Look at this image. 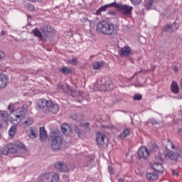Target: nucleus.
<instances>
[{"label":"nucleus","instance_id":"f257e3e1","mask_svg":"<svg viewBox=\"0 0 182 182\" xmlns=\"http://www.w3.org/2000/svg\"><path fill=\"white\" fill-rule=\"evenodd\" d=\"M117 26L110 21H101L97 24L96 31L98 33L112 36L117 33Z\"/></svg>","mask_w":182,"mask_h":182},{"label":"nucleus","instance_id":"f03ea898","mask_svg":"<svg viewBox=\"0 0 182 182\" xmlns=\"http://www.w3.org/2000/svg\"><path fill=\"white\" fill-rule=\"evenodd\" d=\"M164 146L166 147V150L164 151V154L160 155L161 160H164V159H171V160H177L178 157H181V151L180 149H177L176 152L171 151L168 149V146H171V149L173 150L176 149V146L173 144V142L169 139H164L162 141Z\"/></svg>","mask_w":182,"mask_h":182},{"label":"nucleus","instance_id":"7ed1b4c3","mask_svg":"<svg viewBox=\"0 0 182 182\" xmlns=\"http://www.w3.org/2000/svg\"><path fill=\"white\" fill-rule=\"evenodd\" d=\"M38 110H41L43 113H53L56 114L59 112V107L56 104H53L50 100L41 99L37 102Z\"/></svg>","mask_w":182,"mask_h":182},{"label":"nucleus","instance_id":"20e7f679","mask_svg":"<svg viewBox=\"0 0 182 182\" xmlns=\"http://www.w3.org/2000/svg\"><path fill=\"white\" fill-rule=\"evenodd\" d=\"M50 139L51 140V149L52 150H59L63 139L60 136V132L53 131L50 133Z\"/></svg>","mask_w":182,"mask_h":182},{"label":"nucleus","instance_id":"39448f33","mask_svg":"<svg viewBox=\"0 0 182 182\" xmlns=\"http://www.w3.org/2000/svg\"><path fill=\"white\" fill-rule=\"evenodd\" d=\"M99 90L105 92V90H112L113 85H112V81L107 77H102L98 82Z\"/></svg>","mask_w":182,"mask_h":182},{"label":"nucleus","instance_id":"423d86ee","mask_svg":"<svg viewBox=\"0 0 182 182\" xmlns=\"http://www.w3.org/2000/svg\"><path fill=\"white\" fill-rule=\"evenodd\" d=\"M52 32V28L49 27L48 26H44L41 28V31H39L38 28H34L32 31L33 35L36 36V38H38L39 39H41L42 36H46L48 38L49 36V33Z\"/></svg>","mask_w":182,"mask_h":182},{"label":"nucleus","instance_id":"0eeeda50","mask_svg":"<svg viewBox=\"0 0 182 182\" xmlns=\"http://www.w3.org/2000/svg\"><path fill=\"white\" fill-rule=\"evenodd\" d=\"M28 110V105H23L21 109H19V107L17 109L16 112L14 113V116L16 119V122H18V120H22V119H25L26 117V112Z\"/></svg>","mask_w":182,"mask_h":182},{"label":"nucleus","instance_id":"6e6552de","mask_svg":"<svg viewBox=\"0 0 182 182\" xmlns=\"http://www.w3.org/2000/svg\"><path fill=\"white\" fill-rule=\"evenodd\" d=\"M41 182H59V174L58 173H45L41 176Z\"/></svg>","mask_w":182,"mask_h":182},{"label":"nucleus","instance_id":"1a4fd4ad","mask_svg":"<svg viewBox=\"0 0 182 182\" xmlns=\"http://www.w3.org/2000/svg\"><path fill=\"white\" fill-rule=\"evenodd\" d=\"M114 8H118L122 15H130L133 11V6L129 5L117 4L116 2Z\"/></svg>","mask_w":182,"mask_h":182},{"label":"nucleus","instance_id":"9d476101","mask_svg":"<svg viewBox=\"0 0 182 182\" xmlns=\"http://www.w3.org/2000/svg\"><path fill=\"white\" fill-rule=\"evenodd\" d=\"M96 141L99 147H103V146H106V143H107V139L105 134L97 132Z\"/></svg>","mask_w":182,"mask_h":182},{"label":"nucleus","instance_id":"9b49d317","mask_svg":"<svg viewBox=\"0 0 182 182\" xmlns=\"http://www.w3.org/2000/svg\"><path fill=\"white\" fill-rule=\"evenodd\" d=\"M138 156L141 159H147L150 156V152H149V150L146 147L141 146L138 149Z\"/></svg>","mask_w":182,"mask_h":182},{"label":"nucleus","instance_id":"f8f14e48","mask_svg":"<svg viewBox=\"0 0 182 182\" xmlns=\"http://www.w3.org/2000/svg\"><path fill=\"white\" fill-rule=\"evenodd\" d=\"M9 83V80L8 79V76L4 74L0 73V90L6 87Z\"/></svg>","mask_w":182,"mask_h":182},{"label":"nucleus","instance_id":"ddd939ff","mask_svg":"<svg viewBox=\"0 0 182 182\" xmlns=\"http://www.w3.org/2000/svg\"><path fill=\"white\" fill-rule=\"evenodd\" d=\"M55 167L57 170L63 173H68V171H69V168L68 167V165L62 161L58 162L55 164Z\"/></svg>","mask_w":182,"mask_h":182},{"label":"nucleus","instance_id":"4468645a","mask_svg":"<svg viewBox=\"0 0 182 182\" xmlns=\"http://www.w3.org/2000/svg\"><path fill=\"white\" fill-rule=\"evenodd\" d=\"M116 5V2H114L112 4H107L105 6H101L99 9H97L95 12V15H101L102 12H106L107 11L108 8H110V6H114Z\"/></svg>","mask_w":182,"mask_h":182},{"label":"nucleus","instance_id":"2eb2a0df","mask_svg":"<svg viewBox=\"0 0 182 182\" xmlns=\"http://www.w3.org/2000/svg\"><path fill=\"white\" fill-rule=\"evenodd\" d=\"M132 53V48L129 46H124L121 48L119 50V55L120 56L124 57V56H129Z\"/></svg>","mask_w":182,"mask_h":182},{"label":"nucleus","instance_id":"dca6fc26","mask_svg":"<svg viewBox=\"0 0 182 182\" xmlns=\"http://www.w3.org/2000/svg\"><path fill=\"white\" fill-rule=\"evenodd\" d=\"M61 132L63 134H70L72 133V128L68 124H63L61 125Z\"/></svg>","mask_w":182,"mask_h":182},{"label":"nucleus","instance_id":"f3484780","mask_svg":"<svg viewBox=\"0 0 182 182\" xmlns=\"http://www.w3.org/2000/svg\"><path fill=\"white\" fill-rule=\"evenodd\" d=\"M19 107H21V104L16 102V103H11L9 106H8V110H9V112L11 113H14V112H16L18 110V109H19Z\"/></svg>","mask_w":182,"mask_h":182},{"label":"nucleus","instance_id":"a211bd4d","mask_svg":"<svg viewBox=\"0 0 182 182\" xmlns=\"http://www.w3.org/2000/svg\"><path fill=\"white\" fill-rule=\"evenodd\" d=\"M152 168H154L156 173H163L164 171V168L160 163H154L152 165Z\"/></svg>","mask_w":182,"mask_h":182},{"label":"nucleus","instance_id":"6ab92c4d","mask_svg":"<svg viewBox=\"0 0 182 182\" xmlns=\"http://www.w3.org/2000/svg\"><path fill=\"white\" fill-rule=\"evenodd\" d=\"M7 148L9 150V153L11 154H16V153H18V149L16 148V145L15 144H8Z\"/></svg>","mask_w":182,"mask_h":182},{"label":"nucleus","instance_id":"aec40b11","mask_svg":"<svg viewBox=\"0 0 182 182\" xmlns=\"http://www.w3.org/2000/svg\"><path fill=\"white\" fill-rule=\"evenodd\" d=\"M171 90L172 93H174L175 95H177L178 92L180 91V88L178 87V85L177 84V82L173 81L171 85Z\"/></svg>","mask_w":182,"mask_h":182},{"label":"nucleus","instance_id":"412c9836","mask_svg":"<svg viewBox=\"0 0 182 182\" xmlns=\"http://www.w3.org/2000/svg\"><path fill=\"white\" fill-rule=\"evenodd\" d=\"M47 139L48 134H46L45 127H40V140H41V141H45Z\"/></svg>","mask_w":182,"mask_h":182},{"label":"nucleus","instance_id":"4be33fe9","mask_svg":"<svg viewBox=\"0 0 182 182\" xmlns=\"http://www.w3.org/2000/svg\"><path fill=\"white\" fill-rule=\"evenodd\" d=\"M104 66H105V62H103V61H96V62L93 63V64H92V68L95 70L102 69V68H103Z\"/></svg>","mask_w":182,"mask_h":182},{"label":"nucleus","instance_id":"5701e85b","mask_svg":"<svg viewBox=\"0 0 182 182\" xmlns=\"http://www.w3.org/2000/svg\"><path fill=\"white\" fill-rule=\"evenodd\" d=\"M17 127L18 126H16V124H14L11 127L9 130V134L10 137H14V136H15Z\"/></svg>","mask_w":182,"mask_h":182},{"label":"nucleus","instance_id":"b1692460","mask_svg":"<svg viewBox=\"0 0 182 182\" xmlns=\"http://www.w3.org/2000/svg\"><path fill=\"white\" fill-rule=\"evenodd\" d=\"M146 178H148V180H151V181H154L159 178V175L154 173H146Z\"/></svg>","mask_w":182,"mask_h":182},{"label":"nucleus","instance_id":"393cba45","mask_svg":"<svg viewBox=\"0 0 182 182\" xmlns=\"http://www.w3.org/2000/svg\"><path fill=\"white\" fill-rule=\"evenodd\" d=\"M33 124V119L32 118H28L23 123V127L26 129V127H29V126Z\"/></svg>","mask_w":182,"mask_h":182},{"label":"nucleus","instance_id":"a878e982","mask_svg":"<svg viewBox=\"0 0 182 182\" xmlns=\"http://www.w3.org/2000/svg\"><path fill=\"white\" fill-rule=\"evenodd\" d=\"M129 134L130 130H129L127 128H125L124 129L122 133L119 134V139H126V136H129Z\"/></svg>","mask_w":182,"mask_h":182},{"label":"nucleus","instance_id":"bb28decb","mask_svg":"<svg viewBox=\"0 0 182 182\" xmlns=\"http://www.w3.org/2000/svg\"><path fill=\"white\" fill-rule=\"evenodd\" d=\"M93 163H95V159L92 157H87L86 167H93Z\"/></svg>","mask_w":182,"mask_h":182},{"label":"nucleus","instance_id":"cd10ccee","mask_svg":"<svg viewBox=\"0 0 182 182\" xmlns=\"http://www.w3.org/2000/svg\"><path fill=\"white\" fill-rule=\"evenodd\" d=\"M164 32H166L167 33H173V29L171 28V25L170 24L166 25L164 27Z\"/></svg>","mask_w":182,"mask_h":182},{"label":"nucleus","instance_id":"c85d7f7f","mask_svg":"<svg viewBox=\"0 0 182 182\" xmlns=\"http://www.w3.org/2000/svg\"><path fill=\"white\" fill-rule=\"evenodd\" d=\"M62 73H64V75H68V73H70L72 72V70L70 68L68 67H63L61 69Z\"/></svg>","mask_w":182,"mask_h":182},{"label":"nucleus","instance_id":"c756f323","mask_svg":"<svg viewBox=\"0 0 182 182\" xmlns=\"http://www.w3.org/2000/svg\"><path fill=\"white\" fill-rule=\"evenodd\" d=\"M14 144L16 145V147L17 149H25V144H23V143H21L18 141H16L14 143Z\"/></svg>","mask_w":182,"mask_h":182},{"label":"nucleus","instance_id":"7c9ffc66","mask_svg":"<svg viewBox=\"0 0 182 182\" xmlns=\"http://www.w3.org/2000/svg\"><path fill=\"white\" fill-rule=\"evenodd\" d=\"M151 5H153V0H146L145 1V8H146V9H150Z\"/></svg>","mask_w":182,"mask_h":182},{"label":"nucleus","instance_id":"2f4dec72","mask_svg":"<svg viewBox=\"0 0 182 182\" xmlns=\"http://www.w3.org/2000/svg\"><path fill=\"white\" fill-rule=\"evenodd\" d=\"M1 150L2 156H6V154H9V149H8V146L6 148H1Z\"/></svg>","mask_w":182,"mask_h":182},{"label":"nucleus","instance_id":"473e14b6","mask_svg":"<svg viewBox=\"0 0 182 182\" xmlns=\"http://www.w3.org/2000/svg\"><path fill=\"white\" fill-rule=\"evenodd\" d=\"M171 28H172V32H175V31H177V29H178V24L175 22L172 25H171Z\"/></svg>","mask_w":182,"mask_h":182},{"label":"nucleus","instance_id":"72a5a7b5","mask_svg":"<svg viewBox=\"0 0 182 182\" xmlns=\"http://www.w3.org/2000/svg\"><path fill=\"white\" fill-rule=\"evenodd\" d=\"M132 5H140L142 0H130Z\"/></svg>","mask_w":182,"mask_h":182},{"label":"nucleus","instance_id":"f704fd0d","mask_svg":"<svg viewBox=\"0 0 182 182\" xmlns=\"http://www.w3.org/2000/svg\"><path fill=\"white\" fill-rule=\"evenodd\" d=\"M68 63H70V65H77V59L76 58H73L68 62Z\"/></svg>","mask_w":182,"mask_h":182},{"label":"nucleus","instance_id":"c9c22d12","mask_svg":"<svg viewBox=\"0 0 182 182\" xmlns=\"http://www.w3.org/2000/svg\"><path fill=\"white\" fill-rule=\"evenodd\" d=\"M29 136L31 139H35V137H36V134H35V131L33 129L30 130Z\"/></svg>","mask_w":182,"mask_h":182},{"label":"nucleus","instance_id":"e433bc0d","mask_svg":"<svg viewBox=\"0 0 182 182\" xmlns=\"http://www.w3.org/2000/svg\"><path fill=\"white\" fill-rule=\"evenodd\" d=\"M134 100H141V95L136 94L134 96Z\"/></svg>","mask_w":182,"mask_h":182},{"label":"nucleus","instance_id":"4c0bfd02","mask_svg":"<svg viewBox=\"0 0 182 182\" xmlns=\"http://www.w3.org/2000/svg\"><path fill=\"white\" fill-rule=\"evenodd\" d=\"M108 171L109 174H114V168L112 166H108Z\"/></svg>","mask_w":182,"mask_h":182},{"label":"nucleus","instance_id":"58836bf2","mask_svg":"<svg viewBox=\"0 0 182 182\" xmlns=\"http://www.w3.org/2000/svg\"><path fill=\"white\" fill-rule=\"evenodd\" d=\"M1 117H3V119H8V112L4 111V112H2L1 113Z\"/></svg>","mask_w":182,"mask_h":182},{"label":"nucleus","instance_id":"ea45409f","mask_svg":"<svg viewBox=\"0 0 182 182\" xmlns=\"http://www.w3.org/2000/svg\"><path fill=\"white\" fill-rule=\"evenodd\" d=\"M5 59V53L0 50V60Z\"/></svg>","mask_w":182,"mask_h":182},{"label":"nucleus","instance_id":"a19ab883","mask_svg":"<svg viewBox=\"0 0 182 182\" xmlns=\"http://www.w3.org/2000/svg\"><path fill=\"white\" fill-rule=\"evenodd\" d=\"M75 132L77 133V134H78V136H80V129H79L77 127H75Z\"/></svg>","mask_w":182,"mask_h":182},{"label":"nucleus","instance_id":"79ce46f5","mask_svg":"<svg viewBox=\"0 0 182 182\" xmlns=\"http://www.w3.org/2000/svg\"><path fill=\"white\" fill-rule=\"evenodd\" d=\"M172 176H176V177H178L179 173L178 172H176V171L172 170Z\"/></svg>","mask_w":182,"mask_h":182},{"label":"nucleus","instance_id":"37998d69","mask_svg":"<svg viewBox=\"0 0 182 182\" xmlns=\"http://www.w3.org/2000/svg\"><path fill=\"white\" fill-rule=\"evenodd\" d=\"M28 9H29V11H31L32 12V11H35V6H33V5H30L28 6Z\"/></svg>","mask_w":182,"mask_h":182},{"label":"nucleus","instance_id":"c03bdc74","mask_svg":"<svg viewBox=\"0 0 182 182\" xmlns=\"http://www.w3.org/2000/svg\"><path fill=\"white\" fill-rule=\"evenodd\" d=\"M151 123L152 124H157V123H159V122L156 119H151Z\"/></svg>","mask_w":182,"mask_h":182},{"label":"nucleus","instance_id":"a18cd8bd","mask_svg":"<svg viewBox=\"0 0 182 182\" xmlns=\"http://www.w3.org/2000/svg\"><path fill=\"white\" fill-rule=\"evenodd\" d=\"M65 85H60L58 87V89H61L63 92H66V90H65Z\"/></svg>","mask_w":182,"mask_h":182},{"label":"nucleus","instance_id":"49530a36","mask_svg":"<svg viewBox=\"0 0 182 182\" xmlns=\"http://www.w3.org/2000/svg\"><path fill=\"white\" fill-rule=\"evenodd\" d=\"M153 149H154V151H156V150H159V147H157L156 145H152Z\"/></svg>","mask_w":182,"mask_h":182},{"label":"nucleus","instance_id":"de8ad7c7","mask_svg":"<svg viewBox=\"0 0 182 182\" xmlns=\"http://www.w3.org/2000/svg\"><path fill=\"white\" fill-rule=\"evenodd\" d=\"M146 72H148V70H140V73H146Z\"/></svg>","mask_w":182,"mask_h":182},{"label":"nucleus","instance_id":"09e8293b","mask_svg":"<svg viewBox=\"0 0 182 182\" xmlns=\"http://www.w3.org/2000/svg\"><path fill=\"white\" fill-rule=\"evenodd\" d=\"M119 182H124V178H119Z\"/></svg>","mask_w":182,"mask_h":182},{"label":"nucleus","instance_id":"8fccbe9b","mask_svg":"<svg viewBox=\"0 0 182 182\" xmlns=\"http://www.w3.org/2000/svg\"><path fill=\"white\" fill-rule=\"evenodd\" d=\"M181 132H182L181 129H178V133L179 134H180V133H181Z\"/></svg>","mask_w":182,"mask_h":182},{"label":"nucleus","instance_id":"3c124183","mask_svg":"<svg viewBox=\"0 0 182 182\" xmlns=\"http://www.w3.org/2000/svg\"><path fill=\"white\" fill-rule=\"evenodd\" d=\"M77 92H78V96H82V92L80 91H77Z\"/></svg>","mask_w":182,"mask_h":182},{"label":"nucleus","instance_id":"603ef678","mask_svg":"<svg viewBox=\"0 0 182 182\" xmlns=\"http://www.w3.org/2000/svg\"><path fill=\"white\" fill-rule=\"evenodd\" d=\"M0 156H2V151L1 149H0Z\"/></svg>","mask_w":182,"mask_h":182},{"label":"nucleus","instance_id":"864d4df0","mask_svg":"<svg viewBox=\"0 0 182 182\" xmlns=\"http://www.w3.org/2000/svg\"><path fill=\"white\" fill-rule=\"evenodd\" d=\"M1 35H5V32H4V31H1Z\"/></svg>","mask_w":182,"mask_h":182},{"label":"nucleus","instance_id":"5fc2aeb1","mask_svg":"<svg viewBox=\"0 0 182 182\" xmlns=\"http://www.w3.org/2000/svg\"><path fill=\"white\" fill-rule=\"evenodd\" d=\"M67 178L68 176H67L66 175H64V176H63V178Z\"/></svg>","mask_w":182,"mask_h":182},{"label":"nucleus","instance_id":"6e6d98bb","mask_svg":"<svg viewBox=\"0 0 182 182\" xmlns=\"http://www.w3.org/2000/svg\"><path fill=\"white\" fill-rule=\"evenodd\" d=\"M175 72H177V68H174Z\"/></svg>","mask_w":182,"mask_h":182},{"label":"nucleus","instance_id":"4d7b16f0","mask_svg":"<svg viewBox=\"0 0 182 182\" xmlns=\"http://www.w3.org/2000/svg\"><path fill=\"white\" fill-rule=\"evenodd\" d=\"M0 129H2V125L0 124Z\"/></svg>","mask_w":182,"mask_h":182},{"label":"nucleus","instance_id":"13d9d810","mask_svg":"<svg viewBox=\"0 0 182 182\" xmlns=\"http://www.w3.org/2000/svg\"><path fill=\"white\" fill-rule=\"evenodd\" d=\"M65 86H66V87H68V85H66Z\"/></svg>","mask_w":182,"mask_h":182}]
</instances>
